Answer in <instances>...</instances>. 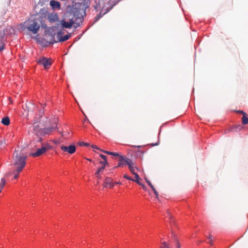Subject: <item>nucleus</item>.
Listing matches in <instances>:
<instances>
[{
	"label": "nucleus",
	"instance_id": "nucleus-44",
	"mask_svg": "<svg viewBox=\"0 0 248 248\" xmlns=\"http://www.w3.org/2000/svg\"><path fill=\"white\" fill-rule=\"evenodd\" d=\"M159 144V140L156 142V146H157Z\"/></svg>",
	"mask_w": 248,
	"mask_h": 248
},
{
	"label": "nucleus",
	"instance_id": "nucleus-1",
	"mask_svg": "<svg viewBox=\"0 0 248 248\" xmlns=\"http://www.w3.org/2000/svg\"><path fill=\"white\" fill-rule=\"evenodd\" d=\"M27 154L19 148L16 149L13 154V169H16L17 171L22 170L26 164Z\"/></svg>",
	"mask_w": 248,
	"mask_h": 248
},
{
	"label": "nucleus",
	"instance_id": "nucleus-20",
	"mask_svg": "<svg viewBox=\"0 0 248 248\" xmlns=\"http://www.w3.org/2000/svg\"><path fill=\"white\" fill-rule=\"evenodd\" d=\"M5 48L4 41L0 39V52Z\"/></svg>",
	"mask_w": 248,
	"mask_h": 248
},
{
	"label": "nucleus",
	"instance_id": "nucleus-22",
	"mask_svg": "<svg viewBox=\"0 0 248 248\" xmlns=\"http://www.w3.org/2000/svg\"><path fill=\"white\" fill-rule=\"evenodd\" d=\"M5 33L4 32V31H0V39L5 41Z\"/></svg>",
	"mask_w": 248,
	"mask_h": 248
},
{
	"label": "nucleus",
	"instance_id": "nucleus-4",
	"mask_svg": "<svg viewBox=\"0 0 248 248\" xmlns=\"http://www.w3.org/2000/svg\"><path fill=\"white\" fill-rule=\"evenodd\" d=\"M50 148L51 147L48 144H46L45 145L42 146V148L37 149L36 152L32 153L31 154V155L34 157L39 156Z\"/></svg>",
	"mask_w": 248,
	"mask_h": 248
},
{
	"label": "nucleus",
	"instance_id": "nucleus-37",
	"mask_svg": "<svg viewBox=\"0 0 248 248\" xmlns=\"http://www.w3.org/2000/svg\"><path fill=\"white\" fill-rule=\"evenodd\" d=\"M55 129V127H51L49 128V131H52Z\"/></svg>",
	"mask_w": 248,
	"mask_h": 248
},
{
	"label": "nucleus",
	"instance_id": "nucleus-39",
	"mask_svg": "<svg viewBox=\"0 0 248 248\" xmlns=\"http://www.w3.org/2000/svg\"><path fill=\"white\" fill-rule=\"evenodd\" d=\"M141 186L144 189L146 190V187L144 185L142 184Z\"/></svg>",
	"mask_w": 248,
	"mask_h": 248
},
{
	"label": "nucleus",
	"instance_id": "nucleus-35",
	"mask_svg": "<svg viewBox=\"0 0 248 248\" xmlns=\"http://www.w3.org/2000/svg\"><path fill=\"white\" fill-rule=\"evenodd\" d=\"M114 155V156H120V155L117 153H114L113 152V155Z\"/></svg>",
	"mask_w": 248,
	"mask_h": 248
},
{
	"label": "nucleus",
	"instance_id": "nucleus-45",
	"mask_svg": "<svg viewBox=\"0 0 248 248\" xmlns=\"http://www.w3.org/2000/svg\"><path fill=\"white\" fill-rule=\"evenodd\" d=\"M100 16H97L96 17V20L97 19H98L99 18H100Z\"/></svg>",
	"mask_w": 248,
	"mask_h": 248
},
{
	"label": "nucleus",
	"instance_id": "nucleus-5",
	"mask_svg": "<svg viewBox=\"0 0 248 248\" xmlns=\"http://www.w3.org/2000/svg\"><path fill=\"white\" fill-rule=\"evenodd\" d=\"M38 63L43 65L45 69H47L51 65V60L48 58L43 57L38 61Z\"/></svg>",
	"mask_w": 248,
	"mask_h": 248
},
{
	"label": "nucleus",
	"instance_id": "nucleus-42",
	"mask_svg": "<svg viewBox=\"0 0 248 248\" xmlns=\"http://www.w3.org/2000/svg\"><path fill=\"white\" fill-rule=\"evenodd\" d=\"M242 111H243V110H239L238 111V112L240 113V114H243V112Z\"/></svg>",
	"mask_w": 248,
	"mask_h": 248
},
{
	"label": "nucleus",
	"instance_id": "nucleus-16",
	"mask_svg": "<svg viewBox=\"0 0 248 248\" xmlns=\"http://www.w3.org/2000/svg\"><path fill=\"white\" fill-rule=\"evenodd\" d=\"M1 123L5 125H8L10 124V119L8 117H5L2 118Z\"/></svg>",
	"mask_w": 248,
	"mask_h": 248
},
{
	"label": "nucleus",
	"instance_id": "nucleus-15",
	"mask_svg": "<svg viewBox=\"0 0 248 248\" xmlns=\"http://www.w3.org/2000/svg\"><path fill=\"white\" fill-rule=\"evenodd\" d=\"M76 22L75 23V25H74V27L75 28H78V27H79L80 26V24H82L83 19L81 17H78L76 19Z\"/></svg>",
	"mask_w": 248,
	"mask_h": 248
},
{
	"label": "nucleus",
	"instance_id": "nucleus-46",
	"mask_svg": "<svg viewBox=\"0 0 248 248\" xmlns=\"http://www.w3.org/2000/svg\"><path fill=\"white\" fill-rule=\"evenodd\" d=\"M87 160H89V161H92V160L89 158H86Z\"/></svg>",
	"mask_w": 248,
	"mask_h": 248
},
{
	"label": "nucleus",
	"instance_id": "nucleus-18",
	"mask_svg": "<svg viewBox=\"0 0 248 248\" xmlns=\"http://www.w3.org/2000/svg\"><path fill=\"white\" fill-rule=\"evenodd\" d=\"M145 179L148 184L149 186L152 188L153 192L155 193V188L154 187L153 185L151 183L149 180H148L146 177L145 178Z\"/></svg>",
	"mask_w": 248,
	"mask_h": 248
},
{
	"label": "nucleus",
	"instance_id": "nucleus-27",
	"mask_svg": "<svg viewBox=\"0 0 248 248\" xmlns=\"http://www.w3.org/2000/svg\"><path fill=\"white\" fill-rule=\"evenodd\" d=\"M103 166L99 168L97 170H99V171L103 172V170H105V167L107 165H102Z\"/></svg>",
	"mask_w": 248,
	"mask_h": 248
},
{
	"label": "nucleus",
	"instance_id": "nucleus-40",
	"mask_svg": "<svg viewBox=\"0 0 248 248\" xmlns=\"http://www.w3.org/2000/svg\"><path fill=\"white\" fill-rule=\"evenodd\" d=\"M161 127L160 128V129H159V132L158 135V138H159V136H160V132H161Z\"/></svg>",
	"mask_w": 248,
	"mask_h": 248
},
{
	"label": "nucleus",
	"instance_id": "nucleus-36",
	"mask_svg": "<svg viewBox=\"0 0 248 248\" xmlns=\"http://www.w3.org/2000/svg\"><path fill=\"white\" fill-rule=\"evenodd\" d=\"M42 141V139L40 137H38L36 141L37 142H41Z\"/></svg>",
	"mask_w": 248,
	"mask_h": 248
},
{
	"label": "nucleus",
	"instance_id": "nucleus-49",
	"mask_svg": "<svg viewBox=\"0 0 248 248\" xmlns=\"http://www.w3.org/2000/svg\"><path fill=\"white\" fill-rule=\"evenodd\" d=\"M56 121H57V119H55V123H56Z\"/></svg>",
	"mask_w": 248,
	"mask_h": 248
},
{
	"label": "nucleus",
	"instance_id": "nucleus-25",
	"mask_svg": "<svg viewBox=\"0 0 248 248\" xmlns=\"http://www.w3.org/2000/svg\"><path fill=\"white\" fill-rule=\"evenodd\" d=\"M34 133L36 136L39 137L42 134V131H37L36 129H34Z\"/></svg>",
	"mask_w": 248,
	"mask_h": 248
},
{
	"label": "nucleus",
	"instance_id": "nucleus-26",
	"mask_svg": "<svg viewBox=\"0 0 248 248\" xmlns=\"http://www.w3.org/2000/svg\"><path fill=\"white\" fill-rule=\"evenodd\" d=\"M101 151L105 153V154H107L108 155H113V152H109V151H105V150H101Z\"/></svg>",
	"mask_w": 248,
	"mask_h": 248
},
{
	"label": "nucleus",
	"instance_id": "nucleus-30",
	"mask_svg": "<svg viewBox=\"0 0 248 248\" xmlns=\"http://www.w3.org/2000/svg\"><path fill=\"white\" fill-rule=\"evenodd\" d=\"M123 177L128 180H131V181H134V179L131 178V177H129L128 176H127L126 174H124Z\"/></svg>",
	"mask_w": 248,
	"mask_h": 248
},
{
	"label": "nucleus",
	"instance_id": "nucleus-23",
	"mask_svg": "<svg viewBox=\"0 0 248 248\" xmlns=\"http://www.w3.org/2000/svg\"><path fill=\"white\" fill-rule=\"evenodd\" d=\"M137 168L135 167V166H133L132 167H130L129 168V170H130V171L134 174L135 175V174H136L137 173L135 172V170L137 169Z\"/></svg>",
	"mask_w": 248,
	"mask_h": 248
},
{
	"label": "nucleus",
	"instance_id": "nucleus-32",
	"mask_svg": "<svg viewBox=\"0 0 248 248\" xmlns=\"http://www.w3.org/2000/svg\"><path fill=\"white\" fill-rule=\"evenodd\" d=\"M208 239H209V243H210V244H211V245H213V244H212V241H213V240H212V236H211V235H210V236L208 238Z\"/></svg>",
	"mask_w": 248,
	"mask_h": 248
},
{
	"label": "nucleus",
	"instance_id": "nucleus-24",
	"mask_svg": "<svg viewBox=\"0 0 248 248\" xmlns=\"http://www.w3.org/2000/svg\"><path fill=\"white\" fill-rule=\"evenodd\" d=\"M101 171H99L98 170H97L96 172L95 173V176L98 179H101V177L100 176V173H102Z\"/></svg>",
	"mask_w": 248,
	"mask_h": 248
},
{
	"label": "nucleus",
	"instance_id": "nucleus-41",
	"mask_svg": "<svg viewBox=\"0 0 248 248\" xmlns=\"http://www.w3.org/2000/svg\"><path fill=\"white\" fill-rule=\"evenodd\" d=\"M177 248H180V244L179 243H177Z\"/></svg>",
	"mask_w": 248,
	"mask_h": 248
},
{
	"label": "nucleus",
	"instance_id": "nucleus-17",
	"mask_svg": "<svg viewBox=\"0 0 248 248\" xmlns=\"http://www.w3.org/2000/svg\"><path fill=\"white\" fill-rule=\"evenodd\" d=\"M6 184V181L5 180V178H3L1 180V183L0 184V193L1 192L3 187L5 186Z\"/></svg>",
	"mask_w": 248,
	"mask_h": 248
},
{
	"label": "nucleus",
	"instance_id": "nucleus-43",
	"mask_svg": "<svg viewBox=\"0 0 248 248\" xmlns=\"http://www.w3.org/2000/svg\"><path fill=\"white\" fill-rule=\"evenodd\" d=\"M139 185H140L141 186L142 184H141V183L140 182V181H139L138 182H137Z\"/></svg>",
	"mask_w": 248,
	"mask_h": 248
},
{
	"label": "nucleus",
	"instance_id": "nucleus-13",
	"mask_svg": "<svg viewBox=\"0 0 248 248\" xmlns=\"http://www.w3.org/2000/svg\"><path fill=\"white\" fill-rule=\"evenodd\" d=\"M243 112V116L242 118V124L244 125H246L248 124V118L247 116V113L244 111H242Z\"/></svg>",
	"mask_w": 248,
	"mask_h": 248
},
{
	"label": "nucleus",
	"instance_id": "nucleus-9",
	"mask_svg": "<svg viewBox=\"0 0 248 248\" xmlns=\"http://www.w3.org/2000/svg\"><path fill=\"white\" fill-rule=\"evenodd\" d=\"M49 5L53 10H59L61 9V4L58 1L51 0L49 2Z\"/></svg>",
	"mask_w": 248,
	"mask_h": 248
},
{
	"label": "nucleus",
	"instance_id": "nucleus-10",
	"mask_svg": "<svg viewBox=\"0 0 248 248\" xmlns=\"http://www.w3.org/2000/svg\"><path fill=\"white\" fill-rule=\"evenodd\" d=\"M47 19L50 23H54L58 21L59 16L57 13L53 12L48 14Z\"/></svg>",
	"mask_w": 248,
	"mask_h": 248
},
{
	"label": "nucleus",
	"instance_id": "nucleus-47",
	"mask_svg": "<svg viewBox=\"0 0 248 248\" xmlns=\"http://www.w3.org/2000/svg\"><path fill=\"white\" fill-rule=\"evenodd\" d=\"M149 195H150L151 196H152V193H150V192L149 193ZM151 198H152V197H151Z\"/></svg>",
	"mask_w": 248,
	"mask_h": 248
},
{
	"label": "nucleus",
	"instance_id": "nucleus-29",
	"mask_svg": "<svg viewBox=\"0 0 248 248\" xmlns=\"http://www.w3.org/2000/svg\"><path fill=\"white\" fill-rule=\"evenodd\" d=\"M78 144L80 146H82V145H84V146H88L89 145V144L88 143H85V142H80L78 143Z\"/></svg>",
	"mask_w": 248,
	"mask_h": 248
},
{
	"label": "nucleus",
	"instance_id": "nucleus-14",
	"mask_svg": "<svg viewBox=\"0 0 248 248\" xmlns=\"http://www.w3.org/2000/svg\"><path fill=\"white\" fill-rule=\"evenodd\" d=\"M100 156L104 160L103 161H99V163L102 165H108V163L107 160V156L104 155L100 154Z\"/></svg>",
	"mask_w": 248,
	"mask_h": 248
},
{
	"label": "nucleus",
	"instance_id": "nucleus-7",
	"mask_svg": "<svg viewBox=\"0 0 248 248\" xmlns=\"http://www.w3.org/2000/svg\"><path fill=\"white\" fill-rule=\"evenodd\" d=\"M61 149L62 150L67 152L70 154H72L74 153L76 151V147L73 145H71L69 146H64L62 145L61 146Z\"/></svg>",
	"mask_w": 248,
	"mask_h": 248
},
{
	"label": "nucleus",
	"instance_id": "nucleus-6",
	"mask_svg": "<svg viewBox=\"0 0 248 248\" xmlns=\"http://www.w3.org/2000/svg\"><path fill=\"white\" fill-rule=\"evenodd\" d=\"M73 18L69 19V21L67 22L62 19L60 22V24L62 25V28L70 29L74 24Z\"/></svg>",
	"mask_w": 248,
	"mask_h": 248
},
{
	"label": "nucleus",
	"instance_id": "nucleus-3",
	"mask_svg": "<svg viewBox=\"0 0 248 248\" xmlns=\"http://www.w3.org/2000/svg\"><path fill=\"white\" fill-rule=\"evenodd\" d=\"M24 25L27 30L33 34L37 33L40 29V25L38 22L32 19H29L25 21Z\"/></svg>",
	"mask_w": 248,
	"mask_h": 248
},
{
	"label": "nucleus",
	"instance_id": "nucleus-31",
	"mask_svg": "<svg viewBox=\"0 0 248 248\" xmlns=\"http://www.w3.org/2000/svg\"><path fill=\"white\" fill-rule=\"evenodd\" d=\"M161 248H169L168 245L166 243H164L161 246Z\"/></svg>",
	"mask_w": 248,
	"mask_h": 248
},
{
	"label": "nucleus",
	"instance_id": "nucleus-8",
	"mask_svg": "<svg viewBox=\"0 0 248 248\" xmlns=\"http://www.w3.org/2000/svg\"><path fill=\"white\" fill-rule=\"evenodd\" d=\"M108 0H95V2L96 4V7H95V8H99L101 10L106 8L107 9L106 7V2H108Z\"/></svg>",
	"mask_w": 248,
	"mask_h": 248
},
{
	"label": "nucleus",
	"instance_id": "nucleus-19",
	"mask_svg": "<svg viewBox=\"0 0 248 248\" xmlns=\"http://www.w3.org/2000/svg\"><path fill=\"white\" fill-rule=\"evenodd\" d=\"M129 158L128 157H126V156H122V155H120V159H119V161L120 162H124V163H126V160L127 159H128Z\"/></svg>",
	"mask_w": 248,
	"mask_h": 248
},
{
	"label": "nucleus",
	"instance_id": "nucleus-21",
	"mask_svg": "<svg viewBox=\"0 0 248 248\" xmlns=\"http://www.w3.org/2000/svg\"><path fill=\"white\" fill-rule=\"evenodd\" d=\"M126 164L128 166V168H129L130 167H132L135 165L134 163L132 161V160L129 158H128V159H127Z\"/></svg>",
	"mask_w": 248,
	"mask_h": 248
},
{
	"label": "nucleus",
	"instance_id": "nucleus-12",
	"mask_svg": "<svg viewBox=\"0 0 248 248\" xmlns=\"http://www.w3.org/2000/svg\"><path fill=\"white\" fill-rule=\"evenodd\" d=\"M21 171L22 170H19L18 171H17L16 169H13V170L10 171L7 173H6L5 177L6 178H8L12 175H14V178L17 179L18 177L19 174Z\"/></svg>",
	"mask_w": 248,
	"mask_h": 248
},
{
	"label": "nucleus",
	"instance_id": "nucleus-11",
	"mask_svg": "<svg viewBox=\"0 0 248 248\" xmlns=\"http://www.w3.org/2000/svg\"><path fill=\"white\" fill-rule=\"evenodd\" d=\"M115 185L113 182L112 179L109 177H107L105 178L104 181V186L105 187L112 188Z\"/></svg>",
	"mask_w": 248,
	"mask_h": 248
},
{
	"label": "nucleus",
	"instance_id": "nucleus-34",
	"mask_svg": "<svg viewBox=\"0 0 248 248\" xmlns=\"http://www.w3.org/2000/svg\"><path fill=\"white\" fill-rule=\"evenodd\" d=\"M155 194H156V201L157 200H158V201H159V194L158 193V192L156 191V193H155Z\"/></svg>",
	"mask_w": 248,
	"mask_h": 248
},
{
	"label": "nucleus",
	"instance_id": "nucleus-38",
	"mask_svg": "<svg viewBox=\"0 0 248 248\" xmlns=\"http://www.w3.org/2000/svg\"><path fill=\"white\" fill-rule=\"evenodd\" d=\"M92 147L94 149H99V148H98L95 145H92Z\"/></svg>",
	"mask_w": 248,
	"mask_h": 248
},
{
	"label": "nucleus",
	"instance_id": "nucleus-28",
	"mask_svg": "<svg viewBox=\"0 0 248 248\" xmlns=\"http://www.w3.org/2000/svg\"><path fill=\"white\" fill-rule=\"evenodd\" d=\"M134 175H135L136 179H134L133 181L136 182H138V181H139V178H140L139 175L137 173H136V174H135Z\"/></svg>",
	"mask_w": 248,
	"mask_h": 248
},
{
	"label": "nucleus",
	"instance_id": "nucleus-2",
	"mask_svg": "<svg viewBox=\"0 0 248 248\" xmlns=\"http://www.w3.org/2000/svg\"><path fill=\"white\" fill-rule=\"evenodd\" d=\"M62 32L58 31L56 34L57 40L55 39V33L54 32L52 28H46L45 34L44 35V39L49 44H54L58 42H63L68 40L70 37V35L66 34L64 36H62Z\"/></svg>",
	"mask_w": 248,
	"mask_h": 248
},
{
	"label": "nucleus",
	"instance_id": "nucleus-48",
	"mask_svg": "<svg viewBox=\"0 0 248 248\" xmlns=\"http://www.w3.org/2000/svg\"><path fill=\"white\" fill-rule=\"evenodd\" d=\"M116 184H120L121 183H119V182H117L115 183Z\"/></svg>",
	"mask_w": 248,
	"mask_h": 248
},
{
	"label": "nucleus",
	"instance_id": "nucleus-33",
	"mask_svg": "<svg viewBox=\"0 0 248 248\" xmlns=\"http://www.w3.org/2000/svg\"><path fill=\"white\" fill-rule=\"evenodd\" d=\"M124 164L123 162H120L118 164V166L115 167V168L119 167H122L123 166Z\"/></svg>",
	"mask_w": 248,
	"mask_h": 248
}]
</instances>
